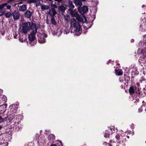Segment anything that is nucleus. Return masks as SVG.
Masks as SVG:
<instances>
[{"mask_svg":"<svg viewBox=\"0 0 146 146\" xmlns=\"http://www.w3.org/2000/svg\"><path fill=\"white\" fill-rule=\"evenodd\" d=\"M70 24V28H75L74 31V35L76 36L80 35L81 33V32L80 31V27L79 23L77 22L75 19L73 18L71 19Z\"/></svg>","mask_w":146,"mask_h":146,"instance_id":"1","label":"nucleus"},{"mask_svg":"<svg viewBox=\"0 0 146 146\" xmlns=\"http://www.w3.org/2000/svg\"><path fill=\"white\" fill-rule=\"evenodd\" d=\"M140 89L135 86H131L129 88V92L130 94L135 98H140Z\"/></svg>","mask_w":146,"mask_h":146,"instance_id":"2","label":"nucleus"},{"mask_svg":"<svg viewBox=\"0 0 146 146\" xmlns=\"http://www.w3.org/2000/svg\"><path fill=\"white\" fill-rule=\"evenodd\" d=\"M31 22H28L23 23L22 25V29L21 31V32L24 34H26L30 30Z\"/></svg>","mask_w":146,"mask_h":146,"instance_id":"3","label":"nucleus"},{"mask_svg":"<svg viewBox=\"0 0 146 146\" xmlns=\"http://www.w3.org/2000/svg\"><path fill=\"white\" fill-rule=\"evenodd\" d=\"M37 36L38 37V42L41 44L44 43L45 42V39L42 37H47V35L46 33H44L42 34H41L40 33H38Z\"/></svg>","mask_w":146,"mask_h":146,"instance_id":"4","label":"nucleus"},{"mask_svg":"<svg viewBox=\"0 0 146 146\" xmlns=\"http://www.w3.org/2000/svg\"><path fill=\"white\" fill-rule=\"evenodd\" d=\"M117 139L116 141L118 143H121L125 141V137L123 135H122L119 134H117L115 136Z\"/></svg>","mask_w":146,"mask_h":146,"instance_id":"5","label":"nucleus"},{"mask_svg":"<svg viewBox=\"0 0 146 146\" xmlns=\"http://www.w3.org/2000/svg\"><path fill=\"white\" fill-rule=\"evenodd\" d=\"M11 115L12 118V119H11V120H13L14 124L17 125L19 123V119L20 118L21 116L18 115H16L15 114H14L13 113V114H11Z\"/></svg>","mask_w":146,"mask_h":146,"instance_id":"6","label":"nucleus"},{"mask_svg":"<svg viewBox=\"0 0 146 146\" xmlns=\"http://www.w3.org/2000/svg\"><path fill=\"white\" fill-rule=\"evenodd\" d=\"M140 52V53H142V54L140 56L139 59V61L141 63H144L146 61L145 56L144 55V53L143 51L141 49H138V52Z\"/></svg>","mask_w":146,"mask_h":146,"instance_id":"7","label":"nucleus"},{"mask_svg":"<svg viewBox=\"0 0 146 146\" xmlns=\"http://www.w3.org/2000/svg\"><path fill=\"white\" fill-rule=\"evenodd\" d=\"M72 9H69L68 11L69 14L72 17H75L76 18H78L79 17V14L77 12L74 11H73Z\"/></svg>","mask_w":146,"mask_h":146,"instance_id":"8","label":"nucleus"},{"mask_svg":"<svg viewBox=\"0 0 146 146\" xmlns=\"http://www.w3.org/2000/svg\"><path fill=\"white\" fill-rule=\"evenodd\" d=\"M31 25L30 27V29L31 30V33L36 34L37 31L36 25L33 23H31Z\"/></svg>","mask_w":146,"mask_h":146,"instance_id":"9","label":"nucleus"},{"mask_svg":"<svg viewBox=\"0 0 146 146\" xmlns=\"http://www.w3.org/2000/svg\"><path fill=\"white\" fill-rule=\"evenodd\" d=\"M56 13L57 12L56 10L50 9L49 10V11L47 12V14L50 15L51 17H54Z\"/></svg>","mask_w":146,"mask_h":146,"instance_id":"10","label":"nucleus"},{"mask_svg":"<svg viewBox=\"0 0 146 146\" xmlns=\"http://www.w3.org/2000/svg\"><path fill=\"white\" fill-rule=\"evenodd\" d=\"M79 11L81 13H85L88 11V7L86 6H84L82 7L79 8Z\"/></svg>","mask_w":146,"mask_h":146,"instance_id":"11","label":"nucleus"},{"mask_svg":"<svg viewBox=\"0 0 146 146\" xmlns=\"http://www.w3.org/2000/svg\"><path fill=\"white\" fill-rule=\"evenodd\" d=\"M12 15L14 20H17L19 19L20 16L19 13L16 11H15L13 12Z\"/></svg>","mask_w":146,"mask_h":146,"instance_id":"12","label":"nucleus"},{"mask_svg":"<svg viewBox=\"0 0 146 146\" xmlns=\"http://www.w3.org/2000/svg\"><path fill=\"white\" fill-rule=\"evenodd\" d=\"M33 12L30 10H27L24 14V16L25 17L28 19L31 18Z\"/></svg>","mask_w":146,"mask_h":146,"instance_id":"13","label":"nucleus"},{"mask_svg":"<svg viewBox=\"0 0 146 146\" xmlns=\"http://www.w3.org/2000/svg\"><path fill=\"white\" fill-rule=\"evenodd\" d=\"M5 7L8 9H10L11 7V6L10 5H8L7 3H6L0 5V9H2Z\"/></svg>","mask_w":146,"mask_h":146,"instance_id":"14","label":"nucleus"},{"mask_svg":"<svg viewBox=\"0 0 146 146\" xmlns=\"http://www.w3.org/2000/svg\"><path fill=\"white\" fill-rule=\"evenodd\" d=\"M79 17L78 18H76L77 20L79 22H82L83 23L86 22V20L84 16H80L79 15Z\"/></svg>","mask_w":146,"mask_h":146,"instance_id":"15","label":"nucleus"},{"mask_svg":"<svg viewBox=\"0 0 146 146\" xmlns=\"http://www.w3.org/2000/svg\"><path fill=\"white\" fill-rule=\"evenodd\" d=\"M35 34H36L31 33L29 35L28 38L29 40L31 41H32L34 40L35 38Z\"/></svg>","mask_w":146,"mask_h":146,"instance_id":"16","label":"nucleus"},{"mask_svg":"<svg viewBox=\"0 0 146 146\" xmlns=\"http://www.w3.org/2000/svg\"><path fill=\"white\" fill-rule=\"evenodd\" d=\"M27 9V5L24 4L21 6L19 8V10L21 11H24Z\"/></svg>","mask_w":146,"mask_h":146,"instance_id":"17","label":"nucleus"},{"mask_svg":"<svg viewBox=\"0 0 146 146\" xmlns=\"http://www.w3.org/2000/svg\"><path fill=\"white\" fill-rule=\"evenodd\" d=\"M68 7L69 8V9H73L75 7L74 5L73 4L72 1L70 0L68 1Z\"/></svg>","mask_w":146,"mask_h":146,"instance_id":"18","label":"nucleus"},{"mask_svg":"<svg viewBox=\"0 0 146 146\" xmlns=\"http://www.w3.org/2000/svg\"><path fill=\"white\" fill-rule=\"evenodd\" d=\"M11 114H13V113H11L10 115H9L8 116L5 118L4 120L7 121H11V122L13 121V120H11V119H12V117Z\"/></svg>","mask_w":146,"mask_h":146,"instance_id":"19","label":"nucleus"},{"mask_svg":"<svg viewBox=\"0 0 146 146\" xmlns=\"http://www.w3.org/2000/svg\"><path fill=\"white\" fill-rule=\"evenodd\" d=\"M115 73L117 75L120 76L122 75L123 74V71L121 69H118V70L115 69Z\"/></svg>","mask_w":146,"mask_h":146,"instance_id":"20","label":"nucleus"},{"mask_svg":"<svg viewBox=\"0 0 146 146\" xmlns=\"http://www.w3.org/2000/svg\"><path fill=\"white\" fill-rule=\"evenodd\" d=\"M40 6L41 9L42 11L47 10L49 8V6L46 5H41Z\"/></svg>","mask_w":146,"mask_h":146,"instance_id":"21","label":"nucleus"},{"mask_svg":"<svg viewBox=\"0 0 146 146\" xmlns=\"http://www.w3.org/2000/svg\"><path fill=\"white\" fill-rule=\"evenodd\" d=\"M74 2L76 6H81L82 3L80 0H74Z\"/></svg>","mask_w":146,"mask_h":146,"instance_id":"22","label":"nucleus"},{"mask_svg":"<svg viewBox=\"0 0 146 146\" xmlns=\"http://www.w3.org/2000/svg\"><path fill=\"white\" fill-rule=\"evenodd\" d=\"M110 133L109 130H106L105 132L104 137H109Z\"/></svg>","mask_w":146,"mask_h":146,"instance_id":"23","label":"nucleus"},{"mask_svg":"<svg viewBox=\"0 0 146 146\" xmlns=\"http://www.w3.org/2000/svg\"><path fill=\"white\" fill-rule=\"evenodd\" d=\"M58 9L61 11L62 12H64L66 8L63 5H61L58 7Z\"/></svg>","mask_w":146,"mask_h":146,"instance_id":"24","label":"nucleus"},{"mask_svg":"<svg viewBox=\"0 0 146 146\" xmlns=\"http://www.w3.org/2000/svg\"><path fill=\"white\" fill-rule=\"evenodd\" d=\"M51 17V23L53 25H56V21L54 17Z\"/></svg>","mask_w":146,"mask_h":146,"instance_id":"25","label":"nucleus"},{"mask_svg":"<svg viewBox=\"0 0 146 146\" xmlns=\"http://www.w3.org/2000/svg\"><path fill=\"white\" fill-rule=\"evenodd\" d=\"M140 27H142L141 29L142 31H146V23H145L144 25H140Z\"/></svg>","mask_w":146,"mask_h":146,"instance_id":"26","label":"nucleus"},{"mask_svg":"<svg viewBox=\"0 0 146 146\" xmlns=\"http://www.w3.org/2000/svg\"><path fill=\"white\" fill-rule=\"evenodd\" d=\"M12 15L11 13L10 12L6 13L5 15L6 17L7 18L10 17Z\"/></svg>","mask_w":146,"mask_h":146,"instance_id":"27","label":"nucleus"},{"mask_svg":"<svg viewBox=\"0 0 146 146\" xmlns=\"http://www.w3.org/2000/svg\"><path fill=\"white\" fill-rule=\"evenodd\" d=\"M63 30L60 29H58V31L57 32V34L59 36L62 33Z\"/></svg>","mask_w":146,"mask_h":146,"instance_id":"28","label":"nucleus"},{"mask_svg":"<svg viewBox=\"0 0 146 146\" xmlns=\"http://www.w3.org/2000/svg\"><path fill=\"white\" fill-rule=\"evenodd\" d=\"M108 129L110 132H111V133H114L113 131H114V128L113 127H109Z\"/></svg>","mask_w":146,"mask_h":146,"instance_id":"29","label":"nucleus"},{"mask_svg":"<svg viewBox=\"0 0 146 146\" xmlns=\"http://www.w3.org/2000/svg\"><path fill=\"white\" fill-rule=\"evenodd\" d=\"M145 79L143 77H141L139 80V82L141 83L145 82Z\"/></svg>","mask_w":146,"mask_h":146,"instance_id":"30","label":"nucleus"},{"mask_svg":"<svg viewBox=\"0 0 146 146\" xmlns=\"http://www.w3.org/2000/svg\"><path fill=\"white\" fill-rule=\"evenodd\" d=\"M49 139L53 140L55 139V136L53 134H50L49 136Z\"/></svg>","mask_w":146,"mask_h":146,"instance_id":"31","label":"nucleus"},{"mask_svg":"<svg viewBox=\"0 0 146 146\" xmlns=\"http://www.w3.org/2000/svg\"><path fill=\"white\" fill-rule=\"evenodd\" d=\"M40 0H37L36 1V3H35V5L36 7L39 6L40 4Z\"/></svg>","mask_w":146,"mask_h":146,"instance_id":"32","label":"nucleus"},{"mask_svg":"<svg viewBox=\"0 0 146 146\" xmlns=\"http://www.w3.org/2000/svg\"><path fill=\"white\" fill-rule=\"evenodd\" d=\"M57 6L55 4H52L51 5V9H54L55 10L56 9H57Z\"/></svg>","mask_w":146,"mask_h":146,"instance_id":"33","label":"nucleus"},{"mask_svg":"<svg viewBox=\"0 0 146 146\" xmlns=\"http://www.w3.org/2000/svg\"><path fill=\"white\" fill-rule=\"evenodd\" d=\"M19 40L21 42H25V39H23V38H21V36H19Z\"/></svg>","mask_w":146,"mask_h":146,"instance_id":"34","label":"nucleus"},{"mask_svg":"<svg viewBox=\"0 0 146 146\" xmlns=\"http://www.w3.org/2000/svg\"><path fill=\"white\" fill-rule=\"evenodd\" d=\"M1 9H0V16H2L5 13V11Z\"/></svg>","mask_w":146,"mask_h":146,"instance_id":"35","label":"nucleus"},{"mask_svg":"<svg viewBox=\"0 0 146 146\" xmlns=\"http://www.w3.org/2000/svg\"><path fill=\"white\" fill-rule=\"evenodd\" d=\"M69 33V30L68 29H66L64 30V34H67Z\"/></svg>","mask_w":146,"mask_h":146,"instance_id":"36","label":"nucleus"},{"mask_svg":"<svg viewBox=\"0 0 146 146\" xmlns=\"http://www.w3.org/2000/svg\"><path fill=\"white\" fill-rule=\"evenodd\" d=\"M37 0H30V2L35 3Z\"/></svg>","mask_w":146,"mask_h":146,"instance_id":"37","label":"nucleus"},{"mask_svg":"<svg viewBox=\"0 0 146 146\" xmlns=\"http://www.w3.org/2000/svg\"><path fill=\"white\" fill-rule=\"evenodd\" d=\"M3 98L4 99L5 102H6L7 99V98L6 96H3Z\"/></svg>","mask_w":146,"mask_h":146,"instance_id":"38","label":"nucleus"},{"mask_svg":"<svg viewBox=\"0 0 146 146\" xmlns=\"http://www.w3.org/2000/svg\"><path fill=\"white\" fill-rule=\"evenodd\" d=\"M120 82H122L123 81V80L122 78L121 77H120L119 79Z\"/></svg>","mask_w":146,"mask_h":146,"instance_id":"39","label":"nucleus"},{"mask_svg":"<svg viewBox=\"0 0 146 146\" xmlns=\"http://www.w3.org/2000/svg\"><path fill=\"white\" fill-rule=\"evenodd\" d=\"M56 1H57V2L59 3H61L62 1V0H55Z\"/></svg>","mask_w":146,"mask_h":146,"instance_id":"40","label":"nucleus"},{"mask_svg":"<svg viewBox=\"0 0 146 146\" xmlns=\"http://www.w3.org/2000/svg\"><path fill=\"white\" fill-rule=\"evenodd\" d=\"M3 121V118L1 116H0V123L2 122Z\"/></svg>","mask_w":146,"mask_h":146,"instance_id":"41","label":"nucleus"},{"mask_svg":"<svg viewBox=\"0 0 146 146\" xmlns=\"http://www.w3.org/2000/svg\"><path fill=\"white\" fill-rule=\"evenodd\" d=\"M103 145L105 146L107 145V143L106 142H104L103 143Z\"/></svg>","mask_w":146,"mask_h":146,"instance_id":"42","label":"nucleus"},{"mask_svg":"<svg viewBox=\"0 0 146 146\" xmlns=\"http://www.w3.org/2000/svg\"><path fill=\"white\" fill-rule=\"evenodd\" d=\"M2 92H3L2 90L1 89H0V94H2Z\"/></svg>","mask_w":146,"mask_h":146,"instance_id":"43","label":"nucleus"},{"mask_svg":"<svg viewBox=\"0 0 146 146\" xmlns=\"http://www.w3.org/2000/svg\"><path fill=\"white\" fill-rule=\"evenodd\" d=\"M123 132V131H122L121 130H120V131H119V134H120L121 133H122V132Z\"/></svg>","mask_w":146,"mask_h":146,"instance_id":"44","label":"nucleus"},{"mask_svg":"<svg viewBox=\"0 0 146 146\" xmlns=\"http://www.w3.org/2000/svg\"><path fill=\"white\" fill-rule=\"evenodd\" d=\"M134 40L133 39H132L131 40V42H134Z\"/></svg>","mask_w":146,"mask_h":146,"instance_id":"45","label":"nucleus"},{"mask_svg":"<svg viewBox=\"0 0 146 146\" xmlns=\"http://www.w3.org/2000/svg\"><path fill=\"white\" fill-rule=\"evenodd\" d=\"M66 20L67 21H68L70 20V19L68 18V19H67L66 18H65Z\"/></svg>","mask_w":146,"mask_h":146,"instance_id":"46","label":"nucleus"},{"mask_svg":"<svg viewBox=\"0 0 146 146\" xmlns=\"http://www.w3.org/2000/svg\"><path fill=\"white\" fill-rule=\"evenodd\" d=\"M111 61V60H109L108 61V62L107 63V64H108L109 63H110V62Z\"/></svg>","mask_w":146,"mask_h":146,"instance_id":"47","label":"nucleus"},{"mask_svg":"<svg viewBox=\"0 0 146 146\" xmlns=\"http://www.w3.org/2000/svg\"><path fill=\"white\" fill-rule=\"evenodd\" d=\"M5 110L4 109L3 110H2L1 111H2V113H4L5 111Z\"/></svg>","mask_w":146,"mask_h":146,"instance_id":"48","label":"nucleus"},{"mask_svg":"<svg viewBox=\"0 0 146 146\" xmlns=\"http://www.w3.org/2000/svg\"><path fill=\"white\" fill-rule=\"evenodd\" d=\"M17 35H14V37L15 38H17Z\"/></svg>","mask_w":146,"mask_h":146,"instance_id":"49","label":"nucleus"},{"mask_svg":"<svg viewBox=\"0 0 146 146\" xmlns=\"http://www.w3.org/2000/svg\"><path fill=\"white\" fill-rule=\"evenodd\" d=\"M60 145H61V146H62V143L61 141H60Z\"/></svg>","mask_w":146,"mask_h":146,"instance_id":"50","label":"nucleus"},{"mask_svg":"<svg viewBox=\"0 0 146 146\" xmlns=\"http://www.w3.org/2000/svg\"><path fill=\"white\" fill-rule=\"evenodd\" d=\"M50 146H56L55 144H52Z\"/></svg>","mask_w":146,"mask_h":146,"instance_id":"51","label":"nucleus"},{"mask_svg":"<svg viewBox=\"0 0 146 146\" xmlns=\"http://www.w3.org/2000/svg\"><path fill=\"white\" fill-rule=\"evenodd\" d=\"M140 110H141L140 111H142V110H141V108H139V111H140Z\"/></svg>","mask_w":146,"mask_h":146,"instance_id":"52","label":"nucleus"},{"mask_svg":"<svg viewBox=\"0 0 146 146\" xmlns=\"http://www.w3.org/2000/svg\"><path fill=\"white\" fill-rule=\"evenodd\" d=\"M125 146V144H123V146Z\"/></svg>","mask_w":146,"mask_h":146,"instance_id":"53","label":"nucleus"},{"mask_svg":"<svg viewBox=\"0 0 146 146\" xmlns=\"http://www.w3.org/2000/svg\"><path fill=\"white\" fill-rule=\"evenodd\" d=\"M145 6L144 5H143L142 6V7L143 8L144 7H145Z\"/></svg>","mask_w":146,"mask_h":146,"instance_id":"54","label":"nucleus"},{"mask_svg":"<svg viewBox=\"0 0 146 146\" xmlns=\"http://www.w3.org/2000/svg\"><path fill=\"white\" fill-rule=\"evenodd\" d=\"M14 112L15 113L16 112V110H14Z\"/></svg>","mask_w":146,"mask_h":146,"instance_id":"55","label":"nucleus"},{"mask_svg":"<svg viewBox=\"0 0 146 146\" xmlns=\"http://www.w3.org/2000/svg\"><path fill=\"white\" fill-rule=\"evenodd\" d=\"M11 111H13L14 110L13 109H12L11 110Z\"/></svg>","mask_w":146,"mask_h":146,"instance_id":"56","label":"nucleus"},{"mask_svg":"<svg viewBox=\"0 0 146 146\" xmlns=\"http://www.w3.org/2000/svg\"><path fill=\"white\" fill-rule=\"evenodd\" d=\"M109 146H112L110 144H109Z\"/></svg>","mask_w":146,"mask_h":146,"instance_id":"57","label":"nucleus"},{"mask_svg":"<svg viewBox=\"0 0 146 146\" xmlns=\"http://www.w3.org/2000/svg\"><path fill=\"white\" fill-rule=\"evenodd\" d=\"M133 125H133V124H132L131 125V126H132L133 127Z\"/></svg>","mask_w":146,"mask_h":146,"instance_id":"58","label":"nucleus"},{"mask_svg":"<svg viewBox=\"0 0 146 146\" xmlns=\"http://www.w3.org/2000/svg\"><path fill=\"white\" fill-rule=\"evenodd\" d=\"M110 143H111V142H112L111 141V140H110Z\"/></svg>","mask_w":146,"mask_h":146,"instance_id":"59","label":"nucleus"},{"mask_svg":"<svg viewBox=\"0 0 146 146\" xmlns=\"http://www.w3.org/2000/svg\"><path fill=\"white\" fill-rule=\"evenodd\" d=\"M1 127L0 126V129H1Z\"/></svg>","mask_w":146,"mask_h":146,"instance_id":"60","label":"nucleus"},{"mask_svg":"<svg viewBox=\"0 0 146 146\" xmlns=\"http://www.w3.org/2000/svg\"><path fill=\"white\" fill-rule=\"evenodd\" d=\"M142 102H143V103H144V101H143Z\"/></svg>","mask_w":146,"mask_h":146,"instance_id":"61","label":"nucleus"},{"mask_svg":"<svg viewBox=\"0 0 146 146\" xmlns=\"http://www.w3.org/2000/svg\"><path fill=\"white\" fill-rule=\"evenodd\" d=\"M145 111L146 112V108L145 109Z\"/></svg>","mask_w":146,"mask_h":146,"instance_id":"62","label":"nucleus"},{"mask_svg":"<svg viewBox=\"0 0 146 146\" xmlns=\"http://www.w3.org/2000/svg\"><path fill=\"white\" fill-rule=\"evenodd\" d=\"M127 137L129 138V136H127Z\"/></svg>","mask_w":146,"mask_h":146,"instance_id":"63","label":"nucleus"},{"mask_svg":"<svg viewBox=\"0 0 146 146\" xmlns=\"http://www.w3.org/2000/svg\"><path fill=\"white\" fill-rule=\"evenodd\" d=\"M143 73L145 74V73L144 72H143Z\"/></svg>","mask_w":146,"mask_h":146,"instance_id":"64","label":"nucleus"}]
</instances>
